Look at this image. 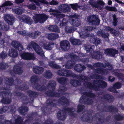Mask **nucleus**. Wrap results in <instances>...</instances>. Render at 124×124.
<instances>
[{
    "mask_svg": "<svg viewBox=\"0 0 124 124\" xmlns=\"http://www.w3.org/2000/svg\"><path fill=\"white\" fill-rule=\"evenodd\" d=\"M9 55L10 57H16L18 56V54L16 50L13 48L9 49Z\"/></svg>",
    "mask_w": 124,
    "mask_h": 124,
    "instance_id": "17",
    "label": "nucleus"
},
{
    "mask_svg": "<svg viewBox=\"0 0 124 124\" xmlns=\"http://www.w3.org/2000/svg\"><path fill=\"white\" fill-rule=\"evenodd\" d=\"M53 123V121L52 119H49L46 121L45 124H52Z\"/></svg>",
    "mask_w": 124,
    "mask_h": 124,
    "instance_id": "53",
    "label": "nucleus"
},
{
    "mask_svg": "<svg viewBox=\"0 0 124 124\" xmlns=\"http://www.w3.org/2000/svg\"><path fill=\"white\" fill-rule=\"evenodd\" d=\"M59 9L63 12H69L70 11L69 7L66 4H62L58 7Z\"/></svg>",
    "mask_w": 124,
    "mask_h": 124,
    "instance_id": "13",
    "label": "nucleus"
},
{
    "mask_svg": "<svg viewBox=\"0 0 124 124\" xmlns=\"http://www.w3.org/2000/svg\"><path fill=\"white\" fill-rule=\"evenodd\" d=\"M29 9L31 10H34L36 8V7L34 3H32L27 6Z\"/></svg>",
    "mask_w": 124,
    "mask_h": 124,
    "instance_id": "38",
    "label": "nucleus"
},
{
    "mask_svg": "<svg viewBox=\"0 0 124 124\" xmlns=\"http://www.w3.org/2000/svg\"><path fill=\"white\" fill-rule=\"evenodd\" d=\"M65 30L66 32L69 33L72 32L75 30L73 27L69 26H66L65 28Z\"/></svg>",
    "mask_w": 124,
    "mask_h": 124,
    "instance_id": "27",
    "label": "nucleus"
},
{
    "mask_svg": "<svg viewBox=\"0 0 124 124\" xmlns=\"http://www.w3.org/2000/svg\"><path fill=\"white\" fill-rule=\"evenodd\" d=\"M60 45L62 49L65 51L67 50L70 48V44L69 42L67 40L62 41Z\"/></svg>",
    "mask_w": 124,
    "mask_h": 124,
    "instance_id": "11",
    "label": "nucleus"
},
{
    "mask_svg": "<svg viewBox=\"0 0 124 124\" xmlns=\"http://www.w3.org/2000/svg\"><path fill=\"white\" fill-rule=\"evenodd\" d=\"M93 39L94 41V43L96 45H98L100 44L101 43L100 40L98 38L91 39H90V40L91 41Z\"/></svg>",
    "mask_w": 124,
    "mask_h": 124,
    "instance_id": "39",
    "label": "nucleus"
},
{
    "mask_svg": "<svg viewBox=\"0 0 124 124\" xmlns=\"http://www.w3.org/2000/svg\"><path fill=\"white\" fill-rule=\"evenodd\" d=\"M85 107L83 105H78V110L77 112H78L81 111Z\"/></svg>",
    "mask_w": 124,
    "mask_h": 124,
    "instance_id": "42",
    "label": "nucleus"
},
{
    "mask_svg": "<svg viewBox=\"0 0 124 124\" xmlns=\"http://www.w3.org/2000/svg\"><path fill=\"white\" fill-rule=\"evenodd\" d=\"M13 4L10 1H7L5 2L2 5V6H10Z\"/></svg>",
    "mask_w": 124,
    "mask_h": 124,
    "instance_id": "40",
    "label": "nucleus"
},
{
    "mask_svg": "<svg viewBox=\"0 0 124 124\" xmlns=\"http://www.w3.org/2000/svg\"><path fill=\"white\" fill-rule=\"evenodd\" d=\"M80 36L82 37H87L88 35V34L85 32H81L80 33Z\"/></svg>",
    "mask_w": 124,
    "mask_h": 124,
    "instance_id": "45",
    "label": "nucleus"
},
{
    "mask_svg": "<svg viewBox=\"0 0 124 124\" xmlns=\"http://www.w3.org/2000/svg\"><path fill=\"white\" fill-rule=\"evenodd\" d=\"M69 19V22L71 25L75 26H78L80 25V22L78 19V16L76 15H72Z\"/></svg>",
    "mask_w": 124,
    "mask_h": 124,
    "instance_id": "6",
    "label": "nucleus"
},
{
    "mask_svg": "<svg viewBox=\"0 0 124 124\" xmlns=\"http://www.w3.org/2000/svg\"><path fill=\"white\" fill-rule=\"evenodd\" d=\"M38 78L36 75H34L32 76L31 79V83H34L36 82L38 79Z\"/></svg>",
    "mask_w": 124,
    "mask_h": 124,
    "instance_id": "30",
    "label": "nucleus"
},
{
    "mask_svg": "<svg viewBox=\"0 0 124 124\" xmlns=\"http://www.w3.org/2000/svg\"><path fill=\"white\" fill-rule=\"evenodd\" d=\"M111 33L116 36H118L119 33V32L116 31L115 30V31H112Z\"/></svg>",
    "mask_w": 124,
    "mask_h": 124,
    "instance_id": "59",
    "label": "nucleus"
},
{
    "mask_svg": "<svg viewBox=\"0 0 124 124\" xmlns=\"http://www.w3.org/2000/svg\"><path fill=\"white\" fill-rule=\"evenodd\" d=\"M105 96V98L108 99L110 102H111L114 100V97L112 96L109 95H106Z\"/></svg>",
    "mask_w": 124,
    "mask_h": 124,
    "instance_id": "37",
    "label": "nucleus"
},
{
    "mask_svg": "<svg viewBox=\"0 0 124 124\" xmlns=\"http://www.w3.org/2000/svg\"><path fill=\"white\" fill-rule=\"evenodd\" d=\"M24 1V0H15V2L16 3L19 4L22 3Z\"/></svg>",
    "mask_w": 124,
    "mask_h": 124,
    "instance_id": "63",
    "label": "nucleus"
},
{
    "mask_svg": "<svg viewBox=\"0 0 124 124\" xmlns=\"http://www.w3.org/2000/svg\"><path fill=\"white\" fill-rule=\"evenodd\" d=\"M33 48L37 54L42 56H44V53L42 49L36 43L32 41L28 45L27 49L29 50H31Z\"/></svg>",
    "mask_w": 124,
    "mask_h": 124,
    "instance_id": "3",
    "label": "nucleus"
},
{
    "mask_svg": "<svg viewBox=\"0 0 124 124\" xmlns=\"http://www.w3.org/2000/svg\"><path fill=\"white\" fill-rule=\"evenodd\" d=\"M70 42L74 45H78L81 44V42L79 39L73 38H70Z\"/></svg>",
    "mask_w": 124,
    "mask_h": 124,
    "instance_id": "22",
    "label": "nucleus"
},
{
    "mask_svg": "<svg viewBox=\"0 0 124 124\" xmlns=\"http://www.w3.org/2000/svg\"><path fill=\"white\" fill-rule=\"evenodd\" d=\"M45 77L47 78H49L51 77L52 74L49 70H46L45 72Z\"/></svg>",
    "mask_w": 124,
    "mask_h": 124,
    "instance_id": "34",
    "label": "nucleus"
},
{
    "mask_svg": "<svg viewBox=\"0 0 124 124\" xmlns=\"http://www.w3.org/2000/svg\"><path fill=\"white\" fill-rule=\"evenodd\" d=\"M28 110V108L27 107H23L19 108V111L20 113L22 114H23V113L27 112Z\"/></svg>",
    "mask_w": 124,
    "mask_h": 124,
    "instance_id": "29",
    "label": "nucleus"
},
{
    "mask_svg": "<svg viewBox=\"0 0 124 124\" xmlns=\"http://www.w3.org/2000/svg\"><path fill=\"white\" fill-rule=\"evenodd\" d=\"M90 3L93 7L98 8L100 7V5H103L104 4L103 2L101 0H99L97 3L94 2L93 0H91L90 1Z\"/></svg>",
    "mask_w": 124,
    "mask_h": 124,
    "instance_id": "12",
    "label": "nucleus"
},
{
    "mask_svg": "<svg viewBox=\"0 0 124 124\" xmlns=\"http://www.w3.org/2000/svg\"><path fill=\"white\" fill-rule=\"evenodd\" d=\"M57 116L59 119L63 120L66 118V113L62 111L59 112L58 113Z\"/></svg>",
    "mask_w": 124,
    "mask_h": 124,
    "instance_id": "18",
    "label": "nucleus"
},
{
    "mask_svg": "<svg viewBox=\"0 0 124 124\" xmlns=\"http://www.w3.org/2000/svg\"><path fill=\"white\" fill-rule=\"evenodd\" d=\"M48 29L50 31H58V28L56 25L50 26L48 27Z\"/></svg>",
    "mask_w": 124,
    "mask_h": 124,
    "instance_id": "26",
    "label": "nucleus"
},
{
    "mask_svg": "<svg viewBox=\"0 0 124 124\" xmlns=\"http://www.w3.org/2000/svg\"><path fill=\"white\" fill-rule=\"evenodd\" d=\"M106 8L108 10L110 11H117L116 8L114 7H106Z\"/></svg>",
    "mask_w": 124,
    "mask_h": 124,
    "instance_id": "46",
    "label": "nucleus"
},
{
    "mask_svg": "<svg viewBox=\"0 0 124 124\" xmlns=\"http://www.w3.org/2000/svg\"><path fill=\"white\" fill-rule=\"evenodd\" d=\"M107 85L106 83L101 80H96L94 81L93 85L90 83H87V86L91 88H93L96 90H97V88H104Z\"/></svg>",
    "mask_w": 124,
    "mask_h": 124,
    "instance_id": "1",
    "label": "nucleus"
},
{
    "mask_svg": "<svg viewBox=\"0 0 124 124\" xmlns=\"http://www.w3.org/2000/svg\"><path fill=\"white\" fill-rule=\"evenodd\" d=\"M23 46L20 43V45L18 46V47L17 49H18L19 51H21L23 49Z\"/></svg>",
    "mask_w": 124,
    "mask_h": 124,
    "instance_id": "57",
    "label": "nucleus"
},
{
    "mask_svg": "<svg viewBox=\"0 0 124 124\" xmlns=\"http://www.w3.org/2000/svg\"><path fill=\"white\" fill-rule=\"evenodd\" d=\"M57 80L59 83L62 84L65 83L67 80V79L64 78H57Z\"/></svg>",
    "mask_w": 124,
    "mask_h": 124,
    "instance_id": "32",
    "label": "nucleus"
},
{
    "mask_svg": "<svg viewBox=\"0 0 124 124\" xmlns=\"http://www.w3.org/2000/svg\"><path fill=\"white\" fill-rule=\"evenodd\" d=\"M56 85L55 82L53 81H50L48 84L47 85L46 88H45V86L43 85L39 88V90L41 91H43L44 90H46L47 89L49 90L50 91L49 93H46L47 94L50 96H52L53 93L51 90H53L54 89V87Z\"/></svg>",
    "mask_w": 124,
    "mask_h": 124,
    "instance_id": "2",
    "label": "nucleus"
},
{
    "mask_svg": "<svg viewBox=\"0 0 124 124\" xmlns=\"http://www.w3.org/2000/svg\"><path fill=\"white\" fill-rule=\"evenodd\" d=\"M4 20L10 25H12L14 22L15 17L13 15L9 14L4 15Z\"/></svg>",
    "mask_w": 124,
    "mask_h": 124,
    "instance_id": "7",
    "label": "nucleus"
},
{
    "mask_svg": "<svg viewBox=\"0 0 124 124\" xmlns=\"http://www.w3.org/2000/svg\"><path fill=\"white\" fill-rule=\"evenodd\" d=\"M38 1L44 4H47V2L44 0H38Z\"/></svg>",
    "mask_w": 124,
    "mask_h": 124,
    "instance_id": "64",
    "label": "nucleus"
},
{
    "mask_svg": "<svg viewBox=\"0 0 124 124\" xmlns=\"http://www.w3.org/2000/svg\"><path fill=\"white\" fill-rule=\"evenodd\" d=\"M121 86L120 83L119 82H117L113 86V88L115 89H118L120 88Z\"/></svg>",
    "mask_w": 124,
    "mask_h": 124,
    "instance_id": "35",
    "label": "nucleus"
},
{
    "mask_svg": "<svg viewBox=\"0 0 124 124\" xmlns=\"http://www.w3.org/2000/svg\"><path fill=\"white\" fill-rule=\"evenodd\" d=\"M73 64L74 63H72V61H70L66 63L65 66L66 67L67 69H70L71 68Z\"/></svg>",
    "mask_w": 124,
    "mask_h": 124,
    "instance_id": "31",
    "label": "nucleus"
},
{
    "mask_svg": "<svg viewBox=\"0 0 124 124\" xmlns=\"http://www.w3.org/2000/svg\"><path fill=\"white\" fill-rule=\"evenodd\" d=\"M87 79V77H86L83 76H80L79 78L80 81H84Z\"/></svg>",
    "mask_w": 124,
    "mask_h": 124,
    "instance_id": "52",
    "label": "nucleus"
},
{
    "mask_svg": "<svg viewBox=\"0 0 124 124\" xmlns=\"http://www.w3.org/2000/svg\"><path fill=\"white\" fill-rule=\"evenodd\" d=\"M33 70L34 72L36 74H40L43 71L44 69L41 67H37L33 68Z\"/></svg>",
    "mask_w": 124,
    "mask_h": 124,
    "instance_id": "19",
    "label": "nucleus"
},
{
    "mask_svg": "<svg viewBox=\"0 0 124 124\" xmlns=\"http://www.w3.org/2000/svg\"><path fill=\"white\" fill-rule=\"evenodd\" d=\"M7 67L5 63H2L0 64V69H3L6 68Z\"/></svg>",
    "mask_w": 124,
    "mask_h": 124,
    "instance_id": "48",
    "label": "nucleus"
},
{
    "mask_svg": "<svg viewBox=\"0 0 124 124\" xmlns=\"http://www.w3.org/2000/svg\"><path fill=\"white\" fill-rule=\"evenodd\" d=\"M87 21L90 25H96L98 24L100 20L95 15H92L88 16L87 18Z\"/></svg>",
    "mask_w": 124,
    "mask_h": 124,
    "instance_id": "5",
    "label": "nucleus"
},
{
    "mask_svg": "<svg viewBox=\"0 0 124 124\" xmlns=\"http://www.w3.org/2000/svg\"><path fill=\"white\" fill-rule=\"evenodd\" d=\"M59 37V36L58 34H55L52 33L48 35V38L50 40H53L56 38Z\"/></svg>",
    "mask_w": 124,
    "mask_h": 124,
    "instance_id": "25",
    "label": "nucleus"
},
{
    "mask_svg": "<svg viewBox=\"0 0 124 124\" xmlns=\"http://www.w3.org/2000/svg\"><path fill=\"white\" fill-rule=\"evenodd\" d=\"M67 21L65 19H64L62 22V23H61L60 25L61 26H62L63 25H65L67 24Z\"/></svg>",
    "mask_w": 124,
    "mask_h": 124,
    "instance_id": "55",
    "label": "nucleus"
},
{
    "mask_svg": "<svg viewBox=\"0 0 124 124\" xmlns=\"http://www.w3.org/2000/svg\"><path fill=\"white\" fill-rule=\"evenodd\" d=\"M106 31H110L111 33H112V31H115V30L109 27H106Z\"/></svg>",
    "mask_w": 124,
    "mask_h": 124,
    "instance_id": "50",
    "label": "nucleus"
},
{
    "mask_svg": "<svg viewBox=\"0 0 124 124\" xmlns=\"http://www.w3.org/2000/svg\"><path fill=\"white\" fill-rule=\"evenodd\" d=\"M105 54H109L114 56L115 54H118V51L115 49H108L105 50Z\"/></svg>",
    "mask_w": 124,
    "mask_h": 124,
    "instance_id": "16",
    "label": "nucleus"
},
{
    "mask_svg": "<svg viewBox=\"0 0 124 124\" xmlns=\"http://www.w3.org/2000/svg\"><path fill=\"white\" fill-rule=\"evenodd\" d=\"M20 43L19 42L13 41L12 43V44L14 47L17 49L18 47V46L20 45Z\"/></svg>",
    "mask_w": 124,
    "mask_h": 124,
    "instance_id": "36",
    "label": "nucleus"
},
{
    "mask_svg": "<svg viewBox=\"0 0 124 124\" xmlns=\"http://www.w3.org/2000/svg\"><path fill=\"white\" fill-rule=\"evenodd\" d=\"M49 65L52 67L56 69H58L60 68V66L53 62H50L49 63Z\"/></svg>",
    "mask_w": 124,
    "mask_h": 124,
    "instance_id": "33",
    "label": "nucleus"
},
{
    "mask_svg": "<svg viewBox=\"0 0 124 124\" xmlns=\"http://www.w3.org/2000/svg\"><path fill=\"white\" fill-rule=\"evenodd\" d=\"M7 81V83L10 85H11L13 83V79L12 78H11L10 79H8Z\"/></svg>",
    "mask_w": 124,
    "mask_h": 124,
    "instance_id": "49",
    "label": "nucleus"
},
{
    "mask_svg": "<svg viewBox=\"0 0 124 124\" xmlns=\"http://www.w3.org/2000/svg\"><path fill=\"white\" fill-rule=\"evenodd\" d=\"M58 2L54 0H52L51 1L49 2L50 4L51 5H56L58 4Z\"/></svg>",
    "mask_w": 124,
    "mask_h": 124,
    "instance_id": "58",
    "label": "nucleus"
},
{
    "mask_svg": "<svg viewBox=\"0 0 124 124\" xmlns=\"http://www.w3.org/2000/svg\"><path fill=\"white\" fill-rule=\"evenodd\" d=\"M62 101V102H64L66 104L68 103L69 102L68 100L67 99L64 97H63L62 100V101H61V103Z\"/></svg>",
    "mask_w": 124,
    "mask_h": 124,
    "instance_id": "54",
    "label": "nucleus"
},
{
    "mask_svg": "<svg viewBox=\"0 0 124 124\" xmlns=\"http://www.w3.org/2000/svg\"><path fill=\"white\" fill-rule=\"evenodd\" d=\"M13 70L15 73L19 74H21L23 72L21 67L18 65H15L14 68Z\"/></svg>",
    "mask_w": 124,
    "mask_h": 124,
    "instance_id": "21",
    "label": "nucleus"
},
{
    "mask_svg": "<svg viewBox=\"0 0 124 124\" xmlns=\"http://www.w3.org/2000/svg\"><path fill=\"white\" fill-rule=\"evenodd\" d=\"M70 84L74 86H76L78 85H80V83L77 80H70Z\"/></svg>",
    "mask_w": 124,
    "mask_h": 124,
    "instance_id": "28",
    "label": "nucleus"
},
{
    "mask_svg": "<svg viewBox=\"0 0 124 124\" xmlns=\"http://www.w3.org/2000/svg\"><path fill=\"white\" fill-rule=\"evenodd\" d=\"M60 89L63 92L65 91L67 89L64 86H63L62 87L61 86L60 87Z\"/></svg>",
    "mask_w": 124,
    "mask_h": 124,
    "instance_id": "62",
    "label": "nucleus"
},
{
    "mask_svg": "<svg viewBox=\"0 0 124 124\" xmlns=\"http://www.w3.org/2000/svg\"><path fill=\"white\" fill-rule=\"evenodd\" d=\"M74 68L75 70L78 72L82 71L85 69L84 65L80 64L76 65L74 67Z\"/></svg>",
    "mask_w": 124,
    "mask_h": 124,
    "instance_id": "20",
    "label": "nucleus"
},
{
    "mask_svg": "<svg viewBox=\"0 0 124 124\" xmlns=\"http://www.w3.org/2000/svg\"><path fill=\"white\" fill-rule=\"evenodd\" d=\"M21 56L22 58L26 60L34 59L35 58L34 54L30 53H25L21 54Z\"/></svg>",
    "mask_w": 124,
    "mask_h": 124,
    "instance_id": "8",
    "label": "nucleus"
},
{
    "mask_svg": "<svg viewBox=\"0 0 124 124\" xmlns=\"http://www.w3.org/2000/svg\"><path fill=\"white\" fill-rule=\"evenodd\" d=\"M58 75L66 76H72L73 77V74L71 71L64 70H59L57 72Z\"/></svg>",
    "mask_w": 124,
    "mask_h": 124,
    "instance_id": "10",
    "label": "nucleus"
},
{
    "mask_svg": "<svg viewBox=\"0 0 124 124\" xmlns=\"http://www.w3.org/2000/svg\"><path fill=\"white\" fill-rule=\"evenodd\" d=\"M113 24L115 26H116V23L117 22V21L116 17V16L115 15H114L113 16Z\"/></svg>",
    "mask_w": 124,
    "mask_h": 124,
    "instance_id": "47",
    "label": "nucleus"
},
{
    "mask_svg": "<svg viewBox=\"0 0 124 124\" xmlns=\"http://www.w3.org/2000/svg\"><path fill=\"white\" fill-rule=\"evenodd\" d=\"M17 33L19 34H21L23 35H27V33L26 31L25 30L22 31H18Z\"/></svg>",
    "mask_w": 124,
    "mask_h": 124,
    "instance_id": "51",
    "label": "nucleus"
},
{
    "mask_svg": "<svg viewBox=\"0 0 124 124\" xmlns=\"http://www.w3.org/2000/svg\"><path fill=\"white\" fill-rule=\"evenodd\" d=\"M92 103V101L91 99H87V101L85 102V103H86L87 105H89L91 103Z\"/></svg>",
    "mask_w": 124,
    "mask_h": 124,
    "instance_id": "60",
    "label": "nucleus"
},
{
    "mask_svg": "<svg viewBox=\"0 0 124 124\" xmlns=\"http://www.w3.org/2000/svg\"><path fill=\"white\" fill-rule=\"evenodd\" d=\"M48 18V16L44 14H35L32 17L35 23L38 22L41 23H43Z\"/></svg>",
    "mask_w": 124,
    "mask_h": 124,
    "instance_id": "4",
    "label": "nucleus"
},
{
    "mask_svg": "<svg viewBox=\"0 0 124 124\" xmlns=\"http://www.w3.org/2000/svg\"><path fill=\"white\" fill-rule=\"evenodd\" d=\"M49 11L50 12V14L51 15H53L54 16H57L58 14L59 13H60V12L59 10L57 9H53L52 8H50Z\"/></svg>",
    "mask_w": 124,
    "mask_h": 124,
    "instance_id": "23",
    "label": "nucleus"
},
{
    "mask_svg": "<svg viewBox=\"0 0 124 124\" xmlns=\"http://www.w3.org/2000/svg\"><path fill=\"white\" fill-rule=\"evenodd\" d=\"M0 28H1V30H2L4 31H8L9 29L8 26L6 25L5 23L3 27H1Z\"/></svg>",
    "mask_w": 124,
    "mask_h": 124,
    "instance_id": "41",
    "label": "nucleus"
},
{
    "mask_svg": "<svg viewBox=\"0 0 124 124\" xmlns=\"http://www.w3.org/2000/svg\"><path fill=\"white\" fill-rule=\"evenodd\" d=\"M66 110L69 113V114L71 116L72 114V112L74 111V109H72L70 108H66Z\"/></svg>",
    "mask_w": 124,
    "mask_h": 124,
    "instance_id": "43",
    "label": "nucleus"
},
{
    "mask_svg": "<svg viewBox=\"0 0 124 124\" xmlns=\"http://www.w3.org/2000/svg\"><path fill=\"white\" fill-rule=\"evenodd\" d=\"M19 19L21 21L29 25L31 24L33 22L31 17L25 15L20 16Z\"/></svg>",
    "mask_w": 124,
    "mask_h": 124,
    "instance_id": "9",
    "label": "nucleus"
},
{
    "mask_svg": "<svg viewBox=\"0 0 124 124\" xmlns=\"http://www.w3.org/2000/svg\"><path fill=\"white\" fill-rule=\"evenodd\" d=\"M85 96L87 97H94V94L92 93H85L84 94L82 97L80 98L79 101L80 103H82L85 101V99H84L82 97H84Z\"/></svg>",
    "mask_w": 124,
    "mask_h": 124,
    "instance_id": "15",
    "label": "nucleus"
},
{
    "mask_svg": "<svg viewBox=\"0 0 124 124\" xmlns=\"http://www.w3.org/2000/svg\"><path fill=\"white\" fill-rule=\"evenodd\" d=\"M8 108L7 107H3L2 111L3 112H5L8 110Z\"/></svg>",
    "mask_w": 124,
    "mask_h": 124,
    "instance_id": "61",
    "label": "nucleus"
},
{
    "mask_svg": "<svg viewBox=\"0 0 124 124\" xmlns=\"http://www.w3.org/2000/svg\"><path fill=\"white\" fill-rule=\"evenodd\" d=\"M93 28L92 27L88 26H87L85 29V31H91Z\"/></svg>",
    "mask_w": 124,
    "mask_h": 124,
    "instance_id": "56",
    "label": "nucleus"
},
{
    "mask_svg": "<svg viewBox=\"0 0 124 124\" xmlns=\"http://www.w3.org/2000/svg\"><path fill=\"white\" fill-rule=\"evenodd\" d=\"M70 5L71 6L72 8L74 10H76L77 8L78 7V6L77 4H71Z\"/></svg>",
    "mask_w": 124,
    "mask_h": 124,
    "instance_id": "44",
    "label": "nucleus"
},
{
    "mask_svg": "<svg viewBox=\"0 0 124 124\" xmlns=\"http://www.w3.org/2000/svg\"><path fill=\"white\" fill-rule=\"evenodd\" d=\"M12 10L14 13L19 15L22 13L23 11V9L22 8H19L17 9H13Z\"/></svg>",
    "mask_w": 124,
    "mask_h": 124,
    "instance_id": "24",
    "label": "nucleus"
},
{
    "mask_svg": "<svg viewBox=\"0 0 124 124\" xmlns=\"http://www.w3.org/2000/svg\"><path fill=\"white\" fill-rule=\"evenodd\" d=\"M53 45L50 43L47 44L46 41H44V43H41L40 44V46H42L44 48L48 50H51L52 49Z\"/></svg>",
    "mask_w": 124,
    "mask_h": 124,
    "instance_id": "14",
    "label": "nucleus"
}]
</instances>
